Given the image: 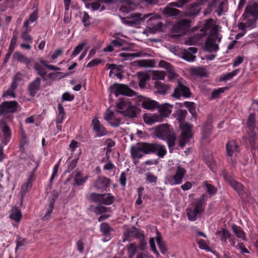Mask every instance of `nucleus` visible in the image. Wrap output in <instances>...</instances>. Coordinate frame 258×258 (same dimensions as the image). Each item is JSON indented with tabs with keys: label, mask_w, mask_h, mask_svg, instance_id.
Wrapping results in <instances>:
<instances>
[{
	"label": "nucleus",
	"mask_w": 258,
	"mask_h": 258,
	"mask_svg": "<svg viewBox=\"0 0 258 258\" xmlns=\"http://www.w3.org/2000/svg\"><path fill=\"white\" fill-rule=\"evenodd\" d=\"M19 107L17 101L15 100L6 101L0 104V115H3L1 119L13 121V113L16 112Z\"/></svg>",
	"instance_id": "nucleus-1"
},
{
	"label": "nucleus",
	"mask_w": 258,
	"mask_h": 258,
	"mask_svg": "<svg viewBox=\"0 0 258 258\" xmlns=\"http://www.w3.org/2000/svg\"><path fill=\"white\" fill-rule=\"evenodd\" d=\"M13 122L5 119H0V136L3 145H7L11 140L12 131L9 124Z\"/></svg>",
	"instance_id": "nucleus-2"
},
{
	"label": "nucleus",
	"mask_w": 258,
	"mask_h": 258,
	"mask_svg": "<svg viewBox=\"0 0 258 258\" xmlns=\"http://www.w3.org/2000/svg\"><path fill=\"white\" fill-rule=\"evenodd\" d=\"M186 172V170L184 168L178 166L174 175L168 174L165 176V183L171 185L180 184L182 182L183 178Z\"/></svg>",
	"instance_id": "nucleus-3"
},
{
	"label": "nucleus",
	"mask_w": 258,
	"mask_h": 258,
	"mask_svg": "<svg viewBox=\"0 0 258 258\" xmlns=\"http://www.w3.org/2000/svg\"><path fill=\"white\" fill-rule=\"evenodd\" d=\"M193 126L185 122H181L179 125L181 134L179 137V146L183 148L192 137V129Z\"/></svg>",
	"instance_id": "nucleus-4"
},
{
	"label": "nucleus",
	"mask_w": 258,
	"mask_h": 258,
	"mask_svg": "<svg viewBox=\"0 0 258 258\" xmlns=\"http://www.w3.org/2000/svg\"><path fill=\"white\" fill-rule=\"evenodd\" d=\"M110 90L113 93L115 97L119 95H123L127 96H136L137 93L133 90L131 89L126 85L115 83L110 87Z\"/></svg>",
	"instance_id": "nucleus-5"
},
{
	"label": "nucleus",
	"mask_w": 258,
	"mask_h": 258,
	"mask_svg": "<svg viewBox=\"0 0 258 258\" xmlns=\"http://www.w3.org/2000/svg\"><path fill=\"white\" fill-rule=\"evenodd\" d=\"M89 199L96 203L110 205L114 202L115 197L110 193L101 194L93 192L90 195Z\"/></svg>",
	"instance_id": "nucleus-6"
},
{
	"label": "nucleus",
	"mask_w": 258,
	"mask_h": 258,
	"mask_svg": "<svg viewBox=\"0 0 258 258\" xmlns=\"http://www.w3.org/2000/svg\"><path fill=\"white\" fill-rule=\"evenodd\" d=\"M131 155L133 159H141L143 154H148V142H140L131 148Z\"/></svg>",
	"instance_id": "nucleus-7"
},
{
	"label": "nucleus",
	"mask_w": 258,
	"mask_h": 258,
	"mask_svg": "<svg viewBox=\"0 0 258 258\" xmlns=\"http://www.w3.org/2000/svg\"><path fill=\"white\" fill-rule=\"evenodd\" d=\"M148 154H156L160 158H163L167 154L165 146L158 143H148Z\"/></svg>",
	"instance_id": "nucleus-8"
},
{
	"label": "nucleus",
	"mask_w": 258,
	"mask_h": 258,
	"mask_svg": "<svg viewBox=\"0 0 258 258\" xmlns=\"http://www.w3.org/2000/svg\"><path fill=\"white\" fill-rule=\"evenodd\" d=\"M191 95L189 88L185 85H184L180 82H178L177 85L174 89L172 96L179 99L181 96L184 98L190 97Z\"/></svg>",
	"instance_id": "nucleus-9"
},
{
	"label": "nucleus",
	"mask_w": 258,
	"mask_h": 258,
	"mask_svg": "<svg viewBox=\"0 0 258 258\" xmlns=\"http://www.w3.org/2000/svg\"><path fill=\"white\" fill-rule=\"evenodd\" d=\"M173 132L170 126L166 124H163L156 128L155 133L158 138L165 140V139Z\"/></svg>",
	"instance_id": "nucleus-10"
},
{
	"label": "nucleus",
	"mask_w": 258,
	"mask_h": 258,
	"mask_svg": "<svg viewBox=\"0 0 258 258\" xmlns=\"http://www.w3.org/2000/svg\"><path fill=\"white\" fill-rule=\"evenodd\" d=\"M249 16H252L254 21L258 19V3H254L251 5L247 6L242 17L245 20Z\"/></svg>",
	"instance_id": "nucleus-11"
},
{
	"label": "nucleus",
	"mask_w": 258,
	"mask_h": 258,
	"mask_svg": "<svg viewBox=\"0 0 258 258\" xmlns=\"http://www.w3.org/2000/svg\"><path fill=\"white\" fill-rule=\"evenodd\" d=\"M226 155L228 157H230V161L232 163L234 161L232 159V156L236 155L239 153V146L235 140L229 141L226 145Z\"/></svg>",
	"instance_id": "nucleus-12"
},
{
	"label": "nucleus",
	"mask_w": 258,
	"mask_h": 258,
	"mask_svg": "<svg viewBox=\"0 0 258 258\" xmlns=\"http://www.w3.org/2000/svg\"><path fill=\"white\" fill-rule=\"evenodd\" d=\"M41 79L39 77H36L29 84L27 89L31 97H35L37 92L40 90L41 88Z\"/></svg>",
	"instance_id": "nucleus-13"
},
{
	"label": "nucleus",
	"mask_w": 258,
	"mask_h": 258,
	"mask_svg": "<svg viewBox=\"0 0 258 258\" xmlns=\"http://www.w3.org/2000/svg\"><path fill=\"white\" fill-rule=\"evenodd\" d=\"M136 96L137 97L139 102H142L141 105L144 109L152 110L159 106V103L155 101L146 98L145 97L142 95H137Z\"/></svg>",
	"instance_id": "nucleus-14"
},
{
	"label": "nucleus",
	"mask_w": 258,
	"mask_h": 258,
	"mask_svg": "<svg viewBox=\"0 0 258 258\" xmlns=\"http://www.w3.org/2000/svg\"><path fill=\"white\" fill-rule=\"evenodd\" d=\"M218 37V34L215 32L213 34L209 36L205 41V48L209 52L213 51H216L218 50L219 46L215 43L216 38Z\"/></svg>",
	"instance_id": "nucleus-15"
},
{
	"label": "nucleus",
	"mask_w": 258,
	"mask_h": 258,
	"mask_svg": "<svg viewBox=\"0 0 258 258\" xmlns=\"http://www.w3.org/2000/svg\"><path fill=\"white\" fill-rule=\"evenodd\" d=\"M93 130L96 133V136L101 137L107 134V131L106 128L101 123L100 121L97 119H94L92 121Z\"/></svg>",
	"instance_id": "nucleus-16"
},
{
	"label": "nucleus",
	"mask_w": 258,
	"mask_h": 258,
	"mask_svg": "<svg viewBox=\"0 0 258 258\" xmlns=\"http://www.w3.org/2000/svg\"><path fill=\"white\" fill-rule=\"evenodd\" d=\"M190 23L191 21L186 19L180 20L173 26V30L177 33H185L189 29Z\"/></svg>",
	"instance_id": "nucleus-17"
},
{
	"label": "nucleus",
	"mask_w": 258,
	"mask_h": 258,
	"mask_svg": "<svg viewBox=\"0 0 258 258\" xmlns=\"http://www.w3.org/2000/svg\"><path fill=\"white\" fill-rule=\"evenodd\" d=\"M131 103L129 99L126 97L118 99L116 105L117 111L122 114V111H126Z\"/></svg>",
	"instance_id": "nucleus-18"
},
{
	"label": "nucleus",
	"mask_w": 258,
	"mask_h": 258,
	"mask_svg": "<svg viewBox=\"0 0 258 258\" xmlns=\"http://www.w3.org/2000/svg\"><path fill=\"white\" fill-rule=\"evenodd\" d=\"M110 179L106 177H99L95 182V186L98 190H106L109 186Z\"/></svg>",
	"instance_id": "nucleus-19"
},
{
	"label": "nucleus",
	"mask_w": 258,
	"mask_h": 258,
	"mask_svg": "<svg viewBox=\"0 0 258 258\" xmlns=\"http://www.w3.org/2000/svg\"><path fill=\"white\" fill-rule=\"evenodd\" d=\"M140 111V109L136 106L132 105L131 103L126 111H122V115L128 117L134 118L137 117Z\"/></svg>",
	"instance_id": "nucleus-20"
},
{
	"label": "nucleus",
	"mask_w": 258,
	"mask_h": 258,
	"mask_svg": "<svg viewBox=\"0 0 258 258\" xmlns=\"http://www.w3.org/2000/svg\"><path fill=\"white\" fill-rule=\"evenodd\" d=\"M216 234L219 237L221 244L223 245H225L227 244V240L231 236L230 232L225 228H222L221 230L217 231Z\"/></svg>",
	"instance_id": "nucleus-21"
},
{
	"label": "nucleus",
	"mask_w": 258,
	"mask_h": 258,
	"mask_svg": "<svg viewBox=\"0 0 258 258\" xmlns=\"http://www.w3.org/2000/svg\"><path fill=\"white\" fill-rule=\"evenodd\" d=\"M100 231L105 238H108L106 241L111 238L110 232L113 231V228L109 226V224L106 222L102 223L100 225ZM104 241H105L106 240Z\"/></svg>",
	"instance_id": "nucleus-22"
},
{
	"label": "nucleus",
	"mask_w": 258,
	"mask_h": 258,
	"mask_svg": "<svg viewBox=\"0 0 258 258\" xmlns=\"http://www.w3.org/2000/svg\"><path fill=\"white\" fill-rule=\"evenodd\" d=\"M82 173L81 171H77L74 178V186L83 185L88 178V176L82 177Z\"/></svg>",
	"instance_id": "nucleus-23"
},
{
	"label": "nucleus",
	"mask_w": 258,
	"mask_h": 258,
	"mask_svg": "<svg viewBox=\"0 0 258 258\" xmlns=\"http://www.w3.org/2000/svg\"><path fill=\"white\" fill-rule=\"evenodd\" d=\"M213 125L210 121H207L204 123L203 128L202 130V136L203 139H207L211 134Z\"/></svg>",
	"instance_id": "nucleus-24"
},
{
	"label": "nucleus",
	"mask_w": 258,
	"mask_h": 258,
	"mask_svg": "<svg viewBox=\"0 0 258 258\" xmlns=\"http://www.w3.org/2000/svg\"><path fill=\"white\" fill-rule=\"evenodd\" d=\"M45 67L42 65L40 62H36L34 64V69L37 72L39 76L41 77L44 81H45L47 72L45 70Z\"/></svg>",
	"instance_id": "nucleus-25"
},
{
	"label": "nucleus",
	"mask_w": 258,
	"mask_h": 258,
	"mask_svg": "<svg viewBox=\"0 0 258 258\" xmlns=\"http://www.w3.org/2000/svg\"><path fill=\"white\" fill-rule=\"evenodd\" d=\"M155 87L158 93L163 95L166 94L167 91L170 88V86L168 85L162 83L159 81H155Z\"/></svg>",
	"instance_id": "nucleus-26"
},
{
	"label": "nucleus",
	"mask_w": 258,
	"mask_h": 258,
	"mask_svg": "<svg viewBox=\"0 0 258 258\" xmlns=\"http://www.w3.org/2000/svg\"><path fill=\"white\" fill-rule=\"evenodd\" d=\"M231 228L233 232L237 238H241L243 240H246V234L240 226L233 224Z\"/></svg>",
	"instance_id": "nucleus-27"
},
{
	"label": "nucleus",
	"mask_w": 258,
	"mask_h": 258,
	"mask_svg": "<svg viewBox=\"0 0 258 258\" xmlns=\"http://www.w3.org/2000/svg\"><path fill=\"white\" fill-rule=\"evenodd\" d=\"M13 58L17 60L18 61L23 63L26 65L30 64L31 62V60L29 58L19 51H16L14 52L13 54Z\"/></svg>",
	"instance_id": "nucleus-28"
},
{
	"label": "nucleus",
	"mask_w": 258,
	"mask_h": 258,
	"mask_svg": "<svg viewBox=\"0 0 258 258\" xmlns=\"http://www.w3.org/2000/svg\"><path fill=\"white\" fill-rule=\"evenodd\" d=\"M22 217V213L18 207H15L12 210L10 218L16 222H20Z\"/></svg>",
	"instance_id": "nucleus-29"
},
{
	"label": "nucleus",
	"mask_w": 258,
	"mask_h": 258,
	"mask_svg": "<svg viewBox=\"0 0 258 258\" xmlns=\"http://www.w3.org/2000/svg\"><path fill=\"white\" fill-rule=\"evenodd\" d=\"M23 75L20 72H17L13 78L12 82L11 84V88L13 89H16L19 84L22 81Z\"/></svg>",
	"instance_id": "nucleus-30"
},
{
	"label": "nucleus",
	"mask_w": 258,
	"mask_h": 258,
	"mask_svg": "<svg viewBox=\"0 0 258 258\" xmlns=\"http://www.w3.org/2000/svg\"><path fill=\"white\" fill-rule=\"evenodd\" d=\"M207 196L205 194H203L200 199H199L195 205V208L202 213L204 210L205 203L207 200Z\"/></svg>",
	"instance_id": "nucleus-31"
},
{
	"label": "nucleus",
	"mask_w": 258,
	"mask_h": 258,
	"mask_svg": "<svg viewBox=\"0 0 258 258\" xmlns=\"http://www.w3.org/2000/svg\"><path fill=\"white\" fill-rule=\"evenodd\" d=\"M186 214L188 219L189 221H195L196 220L198 215L201 213L198 211V210H197L195 208L194 209L187 208L186 209Z\"/></svg>",
	"instance_id": "nucleus-32"
},
{
	"label": "nucleus",
	"mask_w": 258,
	"mask_h": 258,
	"mask_svg": "<svg viewBox=\"0 0 258 258\" xmlns=\"http://www.w3.org/2000/svg\"><path fill=\"white\" fill-rule=\"evenodd\" d=\"M231 187L237 191L239 196H241L244 193V186L235 179L230 184Z\"/></svg>",
	"instance_id": "nucleus-33"
},
{
	"label": "nucleus",
	"mask_w": 258,
	"mask_h": 258,
	"mask_svg": "<svg viewBox=\"0 0 258 258\" xmlns=\"http://www.w3.org/2000/svg\"><path fill=\"white\" fill-rule=\"evenodd\" d=\"M172 106L168 103H165L159 107V111L162 116H167L171 113Z\"/></svg>",
	"instance_id": "nucleus-34"
},
{
	"label": "nucleus",
	"mask_w": 258,
	"mask_h": 258,
	"mask_svg": "<svg viewBox=\"0 0 258 258\" xmlns=\"http://www.w3.org/2000/svg\"><path fill=\"white\" fill-rule=\"evenodd\" d=\"M176 137L175 133L173 132L170 134L165 139L164 141L167 142L168 148L170 150L172 149L175 145V141Z\"/></svg>",
	"instance_id": "nucleus-35"
},
{
	"label": "nucleus",
	"mask_w": 258,
	"mask_h": 258,
	"mask_svg": "<svg viewBox=\"0 0 258 258\" xmlns=\"http://www.w3.org/2000/svg\"><path fill=\"white\" fill-rule=\"evenodd\" d=\"M200 10V6L197 3H194L190 6L188 14L189 16L195 17L198 15Z\"/></svg>",
	"instance_id": "nucleus-36"
},
{
	"label": "nucleus",
	"mask_w": 258,
	"mask_h": 258,
	"mask_svg": "<svg viewBox=\"0 0 258 258\" xmlns=\"http://www.w3.org/2000/svg\"><path fill=\"white\" fill-rule=\"evenodd\" d=\"M247 126L251 132L254 131L255 127V120L254 115L252 114H250L248 116Z\"/></svg>",
	"instance_id": "nucleus-37"
},
{
	"label": "nucleus",
	"mask_w": 258,
	"mask_h": 258,
	"mask_svg": "<svg viewBox=\"0 0 258 258\" xmlns=\"http://www.w3.org/2000/svg\"><path fill=\"white\" fill-rule=\"evenodd\" d=\"M121 20L122 23L124 24L130 26H133L141 24L142 19L134 20H127L125 18L121 17Z\"/></svg>",
	"instance_id": "nucleus-38"
},
{
	"label": "nucleus",
	"mask_w": 258,
	"mask_h": 258,
	"mask_svg": "<svg viewBox=\"0 0 258 258\" xmlns=\"http://www.w3.org/2000/svg\"><path fill=\"white\" fill-rule=\"evenodd\" d=\"M184 104L186 107L188 109L189 112L194 117H196L197 116L196 106L195 103L191 102L186 101L184 102Z\"/></svg>",
	"instance_id": "nucleus-39"
},
{
	"label": "nucleus",
	"mask_w": 258,
	"mask_h": 258,
	"mask_svg": "<svg viewBox=\"0 0 258 258\" xmlns=\"http://www.w3.org/2000/svg\"><path fill=\"white\" fill-rule=\"evenodd\" d=\"M156 241L161 252L163 254H165L167 249L164 242L162 240V237L161 236H158L156 238Z\"/></svg>",
	"instance_id": "nucleus-40"
},
{
	"label": "nucleus",
	"mask_w": 258,
	"mask_h": 258,
	"mask_svg": "<svg viewBox=\"0 0 258 258\" xmlns=\"http://www.w3.org/2000/svg\"><path fill=\"white\" fill-rule=\"evenodd\" d=\"M86 42H82L78 45L74 49L72 54L71 55V58H73L79 54L81 51L83 50L84 46L86 45Z\"/></svg>",
	"instance_id": "nucleus-41"
},
{
	"label": "nucleus",
	"mask_w": 258,
	"mask_h": 258,
	"mask_svg": "<svg viewBox=\"0 0 258 258\" xmlns=\"http://www.w3.org/2000/svg\"><path fill=\"white\" fill-rule=\"evenodd\" d=\"M204 185L206 188L207 192L210 195H214L217 192V188L214 185L208 183L207 182H205L204 183Z\"/></svg>",
	"instance_id": "nucleus-42"
},
{
	"label": "nucleus",
	"mask_w": 258,
	"mask_h": 258,
	"mask_svg": "<svg viewBox=\"0 0 258 258\" xmlns=\"http://www.w3.org/2000/svg\"><path fill=\"white\" fill-rule=\"evenodd\" d=\"M127 251L129 258H133L137 251V247L134 243H130L127 245Z\"/></svg>",
	"instance_id": "nucleus-43"
},
{
	"label": "nucleus",
	"mask_w": 258,
	"mask_h": 258,
	"mask_svg": "<svg viewBox=\"0 0 258 258\" xmlns=\"http://www.w3.org/2000/svg\"><path fill=\"white\" fill-rule=\"evenodd\" d=\"M165 74L164 72L155 71L153 73L152 79L153 80H163L165 78Z\"/></svg>",
	"instance_id": "nucleus-44"
},
{
	"label": "nucleus",
	"mask_w": 258,
	"mask_h": 258,
	"mask_svg": "<svg viewBox=\"0 0 258 258\" xmlns=\"http://www.w3.org/2000/svg\"><path fill=\"white\" fill-rule=\"evenodd\" d=\"M27 244V239L24 238H22L20 236H18L16 240V247L15 249L16 252H17L18 249L23 246H25Z\"/></svg>",
	"instance_id": "nucleus-45"
},
{
	"label": "nucleus",
	"mask_w": 258,
	"mask_h": 258,
	"mask_svg": "<svg viewBox=\"0 0 258 258\" xmlns=\"http://www.w3.org/2000/svg\"><path fill=\"white\" fill-rule=\"evenodd\" d=\"M187 112L186 110H179L177 112V119L179 122H183V121L185 119Z\"/></svg>",
	"instance_id": "nucleus-46"
},
{
	"label": "nucleus",
	"mask_w": 258,
	"mask_h": 258,
	"mask_svg": "<svg viewBox=\"0 0 258 258\" xmlns=\"http://www.w3.org/2000/svg\"><path fill=\"white\" fill-rule=\"evenodd\" d=\"M239 71L238 69H236L233 71L232 72L227 73L223 76L222 78V80L223 81H226L228 80H231L234 77L236 76L238 74V72Z\"/></svg>",
	"instance_id": "nucleus-47"
},
{
	"label": "nucleus",
	"mask_w": 258,
	"mask_h": 258,
	"mask_svg": "<svg viewBox=\"0 0 258 258\" xmlns=\"http://www.w3.org/2000/svg\"><path fill=\"white\" fill-rule=\"evenodd\" d=\"M182 57L184 60L188 62H192L195 61L196 57L195 55H193L184 50L183 52Z\"/></svg>",
	"instance_id": "nucleus-48"
},
{
	"label": "nucleus",
	"mask_w": 258,
	"mask_h": 258,
	"mask_svg": "<svg viewBox=\"0 0 258 258\" xmlns=\"http://www.w3.org/2000/svg\"><path fill=\"white\" fill-rule=\"evenodd\" d=\"M110 209V208H107L103 206H98L95 207L94 212L96 215H100L108 212Z\"/></svg>",
	"instance_id": "nucleus-49"
},
{
	"label": "nucleus",
	"mask_w": 258,
	"mask_h": 258,
	"mask_svg": "<svg viewBox=\"0 0 258 258\" xmlns=\"http://www.w3.org/2000/svg\"><path fill=\"white\" fill-rule=\"evenodd\" d=\"M39 62L46 68H48L50 70L59 71L60 70L59 68L57 67L54 65L48 64L47 62L42 58L40 59Z\"/></svg>",
	"instance_id": "nucleus-50"
},
{
	"label": "nucleus",
	"mask_w": 258,
	"mask_h": 258,
	"mask_svg": "<svg viewBox=\"0 0 258 258\" xmlns=\"http://www.w3.org/2000/svg\"><path fill=\"white\" fill-rule=\"evenodd\" d=\"M153 61L149 59H143L138 62V65L142 67H153Z\"/></svg>",
	"instance_id": "nucleus-51"
},
{
	"label": "nucleus",
	"mask_w": 258,
	"mask_h": 258,
	"mask_svg": "<svg viewBox=\"0 0 258 258\" xmlns=\"http://www.w3.org/2000/svg\"><path fill=\"white\" fill-rule=\"evenodd\" d=\"M152 15L151 14H148L147 15H145L143 17H141L142 14L139 13H135L131 15V18L136 19L135 20H138L139 19H142L141 22H144L147 18Z\"/></svg>",
	"instance_id": "nucleus-52"
},
{
	"label": "nucleus",
	"mask_w": 258,
	"mask_h": 258,
	"mask_svg": "<svg viewBox=\"0 0 258 258\" xmlns=\"http://www.w3.org/2000/svg\"><path fill=\"white\" fill-rule=\"evenodd\" d=\"M53 206H54V202H50L49 205L47 209L46 212L44 216L42 217V219L44 220H47L51 215L53 209Z\"/></svg>",
	"instance_id": "nucleus-53"
},
{
	"label": "nucleus",
	"mask_w": 258,
	"mask_h": 258,
	"mask_svg": "<svg viewBox=\"0 0 258 258\" xmlns=\"http://www.w3.org/2000/svg\"><path fill=\"white\" fill-rule=\"evenodd\" d=\"M226 89V88H219L217 90H214L211 94V98L214 99L218 98L220 95L223 93Z\"/></svg>",
	"instance_id": "nucleus-54"
},
{
	"label": "nucleus",
	"mask_w": 258,
	"mask_h": 258,
	"mask_svg": "<svg viewBox=\"0 0 258 258\" xmlns=\"http://www.w3.org/2000/svg\"><path fill=\"white\" fill-rule=\"evenodd\" d=\"M192 73L194 75L201 77L206 76L205 70L202 68H197L193 69Z\"/></svg>",
	"instance_id": "nucleus-55"
},
{
	"label": "nucleus",
	"mask_w": 258,
	"mask_h": 258,
	"mask_svg": "<svg viewBox=\"0 0 258 258\" xmlns=\"http://www.w3.org/2000/svg\"><path fill=\"white\" fill-rule=\"evenodd\" d=\"M189 1L190 0H177L176 2L171 3L170 5L173 7L182 8L186 4L188 3Z\"/></svg>",
	"instance_id": "nucleus-56"
},
{
	"label": "nucleus",
	"mask_w": 258,
	"mask_h": 258,
	"mask_svg": "<svg viewBox=\"0 0 258 258\" xmlns=\"http://www.w3.org/2000/svg\"><path fill=\"white\" fill-rule=\"evenodd\" d=\"M21 37L23 39V40L29 43H32V38L29 35V31L28 29H26L22 32L21 34Z\"/></svg>",
	"instance_id": "nucleus-57"
},
{
	"label": "nucleus",
	"mask_w": 258,
	"mask_h": 258,
	"mask_svg": "<svg viewBox=\"0 0 258 258\" xmlns=\"http://www.w3.org/2000/svg\"><path fill=\"white\" fill-rule=\"evenodd\" d=\"M17 37L16 35L13 34V37L11 40V42L9 47L8 50L13 52L15 50L17 44Z\"/></svg>",
	"instance_id": "nucleus-58"
},
{
	"label": "nucleus",
	"mask_w": 258,
	"mask_h": 258,
	"mask_svg": "<svg viewBox=\"0 0 258 258\" xmlns=\"http://www.w3.org/2000/svg\"><path fill=\"white\" fill-rule=\"evenodd\" d=\"M91 17L89 16L88 14L84 12V16L82 19V22L85 27H88L91 25L90 22Z\"/></svg>",
	"instance_id": "nucleus-59"
},
{
	"label": "nucleus",
	"mask_w": 258,
	"mask_h": 258,
	"mask_svg": "<svg viewBox=\"0 0 258 258\" xmlns=\"http://www.w3.org/2000/svg\"><path fill=\"white\" fill-rule=\"evenodd\" d=\"M61 72H53L49 73L47 75V77L51 80H57V79H60L61 78H62V76H61Z\"/></svg>",
	"instance_id": "nucleus-60"
},
{
	"label": "nucleus",
	"mask_w": 258,
	"mask_h": 258,
	"mask_svg": "<svg viewBox=\"0 0 258 258\" xmlns=\"http://www.w3.org/2000/svg\"><path fill=\"white\" fill-rule=\"evenodd\" d=\"M112 44L115 47H119L124 45L126 43L125 40L122 39L119 37H117L116 39L112 40Z\"/></svg>",
	"instance_id": "nucleus-61"
},
{
	"label": "nucleus",
	"mask_w": 258,
	"mask_h": 258,
	"mask_svg": "<svg viewBox=\"0 0 258 258\" xmlns=\"http://www.w3.org/2000/svg\"><path fill=\"white\" fill-rule=\"evenodd\" d=\"M75 98V96L73 95H71L69 92H66L64 93L62 95V101H72Z\"/></svg>",
	"instance_id": "nucleus-62"
},
{
	"label": "nucleus",
	"mask_w": 258,
	"mask_h": 258,
	"mask_svg": "<svg viewBox=\"0 0 258 258\" xmlns=\"http://www.w3.org/2000/svg\"><path fill=\"white\" fill-rule=\"evenodd\" d=\"M146 179L149 183H155L157 181V177L152 173H147L146 174Z\"/></svg>",
	"instance_id": "nucleus-63"
},
{
	"label": "nucleus",
	"mask_w": 258,
	"mask_h": 258,
	"mask_svg": "<svg viewBox=\"0 0 258 258\" xmlns=\"http://www.w3.org/2000/svg\"><path fill=\"white\" fill-rule=\"evenodd\" d=\"M15 90L16 89H13L10 87V89H8V90H7L6 91H5L4 93V94L3 95V97L4 98H8V97L10 96L11 97L15 98Z\"/></svg>",
	"instance_id": "nucleus-64"
}]
</instances>
